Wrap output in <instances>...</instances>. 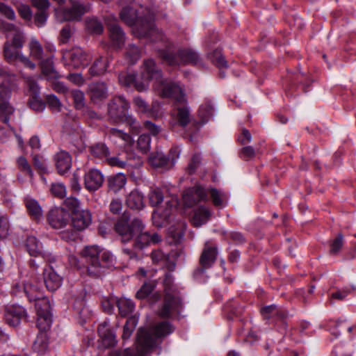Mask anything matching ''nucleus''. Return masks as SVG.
I'll list each match as a JSON object with an SVG mask.
<instances>
[{
    "instance_id": "48",
    "label": "nucleus",
    "mask_w": 356,
    "mask_h": 356,
    "mask_svg": "<svg viewBox=\"0 0 356 356\" xmlns=\"http://www.w3.org/2000/svg\"><path fill=\"white\" fill-rule=\"evenodd\" d=\"M138 323L137 318L134 316L129 318L123 327L122 339L124 340L130 337Z\"/></svg>"
},
{
    "instance_id": "13",
    "label": "nucleus",
    "mask_w": 356,
    "mask_h": 356,
    "mask_svg": "<svg viewBox=\"0 0 356 356\" xmlns=\"http://www.w3.org/2000/svg\"><path fill=\"white\" fill-rule=\"evenodd\" d=\"M129 103L122 96L113 97L108 104V113L115 122L127 119Z\"/></svg>"
},
{
    "instance_id": "50",
    "label": "nucleus",
    "mask_w": 356,
    "mask_h": 356,
    "mask_svg": "<svg viewBox=\"0 0 356 356\" xmlns=\"http://www.w3.org/2000/svg\"><path fill=\"white\" fill-rule=\"evenodd\" d=\"M133 104L134 106L136 108L138 112L147 115L152 114V108L141 97H134L133 99Z\"/></svg>"
},
{
    "instance_id": "33",
    "label": "nucleus",
    "mask_w": 356,
    "mask_h": 356,
    "mask_svg": "<svg viewBox=\"0 0 356 356\" xmlns=\"http://www.w3.org/2000/svg\"><path fill=\"white\" fill-rule=\"evenodd\" d=\"M24 203L30 216L34 220H40L42 216V210L38 201L26 197Z\"/></svg>"
},
{
    "instance_id": "52",
    "label": "nucleus",
    "mask_w": 356,
    "mask_h": 356,
    "mask_svg": "<svg viewBox=\"0 0 356 356\" xmlns=\"http://www.w3.org/2000/svg\"><path fill=\"white\" fill-rule=\"evenodd\" d=\"M202 164V157L199 154H195L191 157L188 166L186 168V172L189 175H193L196 170Z\"/></svg>"
},
{
    "instance_id": "62",
    "label": "nucleus",
    "mask_w": 356,
    "mask_h": 356,
    "mask_svg": "<svg viewBox=\"0 0 356 356\" xmlns=\"http://www.w3.org/2000/svg\"><path fill=\"white\" fill-rule=\"evenodd\" d=\"M153 289V284L150 283H145L137 291L136 297L140 300L145 299L152 292Z\"/></svg>"
},
{
    "instance_id": "25",
    "label": "nucleus",
    "mask_w": 356,
    "mask_h": 356,
    "mask_svg": "<svg viewBox=\"0 0 356 356\" xmlns=\"http://www.w3.org/2000/svg\"><path fill=\"white\" fill-rule=\"evenodd\" d=\"M54 159L56 168L60 175L63 176L71 168L72 156L67 152L64 150L59 151L54 155Z\"/></svg>"
},
{
    "instance_id": "36",
    "label": "nucleus",
    "mask_w": 356,
    "mask_h": 356,
    "mask_svg": "<svg viewBox=\"0 0 356 356\" xmlns=\"http://www.w3.org/2000/svg\"><path fill=\"white\" fill-rule=\"evenodd\" d=\"M117 307L120 316L126 317L134 311L135 304L130 299L120 298L117 301Z\"/></svg>"
},
{
    "instance_id": "51",
    "label": "nucleus",
    "mask_w": 356,
    "mask_h": 356,
    "mask_svg": "<svg viewBox=\"0 0 356 356\" xmlns=\"http://www.w3.org/2000/svg\"><path fill=\"white\" fill-rule=\"evenodd\" d=\"M163 285L165 294L179 291L177 286L174 284V278L170 272L165 273Z\"/></svg>"
},
{
    "instance_id": "53",
    "label": "nucleus",
    "mask_w": 356,
    "mask_h": 356,
    "mask_svg": "<svg viewBox=\"0 0 356 356\" xmlns=\"http://www.w3.org/2000/svg\"><path fill=\"white\" fill-rule=\"evenodd\" d=\"M46 103L48 107L53 112H59L62 107V104L59 99L54 95H48L45 97Z\"/></svg>"
},
{
    "instance_id": "9",
    "label": "nucleus",
    "mask_w": 356,
    "mask_h": 356,
    "mask_svg": "<svg viewBox=\"0 0 356 356\" xmlns=\"http://www.w3.org/2000/svg\"><path fill=\"white\" fill-rule=\"evenodd\" d=\"M217 256V245L210 241L205 242L199 259L200 266L194 270V276L203 275L205 270L211 268L216 262Z\"/></svg>"
},
{
    "instance_id": "5",
    "label": "nucleus",
    "mask_w": 356,
    "mask_h": 356,
    "mask_svg": "<svg viewBox=\"0 0 356 356\" xmlns=\"http://www.w3.org/2000/svg\"><path fill=\"white\" fill-rule=\"evenodd\" d=\"M1 29L11 34L12 38L8 40L4 44L3 54L5 58L8 62H13L19 59L21 49L25 43V37L22 30L13 24L3 22L1 23Z\"/></svg>"
},
{
    "instance_id": "22",
    "label": "nucleus",
    "mask_w": 356,
    "mask_h": 356,
    "mask_svg": "<svg viewBox=\"0 0 356 356\" xmlns=\"http://www.w3.org/2000/svg\"><path fill=\"white\" fill-rule=\"evenodd\" d=\"M97 332L104 348H111L116 344L117 341L115 332L109 327V324L107 321H104L99 325Z\"/></svg>"
},
{
    "instance_id": "58",
    "label": "nucleus",
    "mask_w": 356,
    "mask_h": 356,
    "mask_svg": "<svg viewBox=\"0 0 356 356\" xmlns=\"http://www.w3.org/2000/svg\"><path fill=\"white\" fill-rule=\"evenodd\" d=\"M151 138L148 134H141L137 140L138 149L142 153H146L150 147Z\"/></svg>"
},
{
    "instance_id": "39",
    "label": "nucleus",
    "mask_w": 356,
    "mask_h": 356,
    "mask_svg": "<svg viewBox=\"0 0 356 356\" xmlns=\"http://www.w3.org/2000/svg\"><path fill=\"white\" fill-rule=\"evenodd\" d=\"M25 246L31 256H39L42 254L40 243L35 236H28L26 240Z\"/></svg>"
},
{
    "instance_id": "3",
    "label": "nucleus",
    "mask_w": 356,
    "mask_h": 356,
    "mask_svg": "<svg viewBox=\"0 0 356 356\" xmlns=\"http://www.w3.org/2000/svg\"><path fill=\"white\" fill-rule=\"evenodd\" d=\"M173 331L174 327L168 321L160 322L149 330L140 328L137 334L136 350L126 348L123 356H144L154 347L156 339L164 337Z\"/></svg>"
},
{
    "instance_id": "42",
    "label": "nucleus",
    "mask_w": 356,
    "mask_h": 356,
    "mask_svg": "<svg viewBox=\"0 0 356 356\" xmlns=\"http://www.w3.org/2000/svg\"><path fill=\"white\" fill-rule=\"evenodd\" d=\"M91 154L98 159H104L108 157L109 151L108 147L104 143H97L90 147Z\"/></svg>"
},
{
    "instance_id": "8",
    "label": "nucleus",
    "mask_w": 356,
    "mask_h": 356,
    "mask_svg": "<svg viewBox=\"0 0 356 356\" xmlns=\"http://www.w3.org/2000/svg\"><path fill=\"white\" fill-rule=\"evenodd\" d=\"M101 250L97 245H88L83 248L81 254L84 261L88 275L97 277L101 275L99 255Z\"/></svg>"
},
{
    "instance_id": "60",
    "label": "nucleus",
    "mask_w": 356,
    "mask_h": 356,
    "mask_svg": "<svg viewBox=\"0 0 356 356\" xmlns=\"http://www.w3.org/2000/svg\"><path fill=\"white\" fill-rule=\"evenodd\" d=\"M49 17L48 10H37L34 15V23L38 27L43 26Z\"/></svg>"
},
{
    "instance_id": "57",
    "label": "nucleus",
    "mask_w": 356,
    "mask_h": 356,
    "mask_svg": "<svg viewBox=\"0 0 356 356\" xmlns=\"http://www.w3.org/2000/svg\"><path fill=\"white\" fill-rule=\"evenodd\" d=\"M29 104L31 109L35 112H41L44 110L46 104L42 102L40 96H32L29 100Z\"/></svg>"
},
{
    "instance_id": "1",
    "label": "nucleus",
    "mask_w": 356,
    "mask_h": 356,
    "mask_svg": "<svg viewBox=\"0 0 356 356\" xmlns=\"http://www.w3.org/2000/svg\"><path fill=\"white\" fill-rule=\"evenodd\" d=\"M145 225L139 218H134L130 222L123 216L115 225V232L122 237L123 242L134 238L133 247L135 250H142L151 244H157L161 241V236L156 232L144 231Z\"/></svg>"
},
{
    "instance_id": "63",
    "label": "nucleus",
    "mask_w": 356,
    "mask_h": 356,
    "mask_svg": "<svg viewBox=\"0 0 356 356\" xmlns=\"http://www.w3.org/2000/svg\"><path fill=\"white\" fill-rule=\"evenodd\" d=\"M104 179H84L85 188L89 192H95L103 184Z\"/></svg>"
},
{
    "instance_id": "26",
    "label": "nucleus",
    "mask_w": 356,
    "mask_h": 356,
    "mask_svg": "<svg viewBox=\"0 0 356 356\" xmlns=\"http://www.w3.org/2000/svg\"><path fill=\"white\" fill-rule=\"evenodd\" d=\"M43 280L47 289L50 291L57 290L62 284V277L51 267L44 268Z\"/></svg>"
},
{
    "instance_id": "21",
    "label": "nucleus",
    "mask_w": 356,
    "mask_h": 356,
    "mask_svg": "<svg viewBox=\"0 0 356 356\" xmlns=\"http://www.w3.org/2000/svg\"><path fill=\"white\" fill-rule=\"evenodd\" d=\"M172 115L176 121V124L181 127H186L191 122L190 108L188 105L187 99L185 102L176 103L174 104V109Z\"/></svg>"
},
{
    "instance_id": "40",
    "label": "nucleus",
    "mask_w": 356,
    "mask_h": 356,
    "mask_svg": "<svg viewBox=\"0 0 356 356\" xmlns=\"http://www.w3.org/2000/svg\"><path fill=\"white\" fill-rule=\"evenodd\" d=\"M33 258L31 259L29 264L31 273V276L35 277L38 275L39 270H42L43 271L44 266H46L45 261L43 257L41 255L39 256H32Z\"/></svg>"
},
{
    "instance_id": "35",
    "label": "nucleus",
    "mask_w": 356,
    "mask_h": 356,
    "mask_svg": "<svg viewBox=\"0 0 356 356\" xmlns=\"http://www.w3.org/2000/svg\"><path fill=\"white\" fill-rule=\"evenodd\" d=\"M23 293L26 295L29 302H34L44 296L38 286L29 283L24 284Z\"/></svg>"
},
{
    "instance_id": "17",
    "label": "nucleus",
    "mask_w": 356,
    "mask_h": 356,
    "mask_svg": "<svg viewBox=\"0 0 356 356\" xmlns=\"http://www.w3.org/2000/svg\"><path fill=\"white\" fill-rule=\"evenodd\" d=\"M198 115L200 121H193L191 123L188 134L189 140H193L195 135L198 132L201 127L205 124L213 115V106L209 102L204 103L200 106Z\"/></svg>"
},
{
    "instance_id": "12",
    "label": "nucleus",
    "mask_w": 356,
    "mask_h": 356,
    "mask_svg": "<svg viewBox=\"0 0 356 356\" xmlns=\"http://www.w3.org/2000/svg\"><path fill=\"white\" fill-rule=\"evenodd\" d=\"M64 64L70 70L86 66L91 56L80 47H75L63 53Z\"/></svg>"
},
{
    "instance_id": "54",
    "label": "nucleus",
    "mask_w": 356,
    "mask_h": 356,
    "mask_svg": "<svg viewBox=\"0 0 356 356\" xmlns=\"http://www.w3.org/2000/svg\"><path fill=\"white\" fill-rule=\"evenodd\" d=\"M71 95L73 99L74 106L76 109H81L85 106L84 94L80 90H72Z\"/></svg>"
},
{
    "instance_id": "32",
    "label": "nucleus",
    "mask_w": 356,
    "mask_h": 356,
    "mask_svg": "<svg viewBox=\"0 0 356 356\" xmlns=\"http://www.w3.org/2000/svg\"><path fill=\"white\" fill-rule=\"evenodd\" d=\"M48 345L49 340L47 332H39L33 343L32 348L35 352L42 355L47 351Z\"/></svg>"
},
{
    "instance_id": "46",
    "label": "nucleus",
    "mask_w": 356,
    "mask_h": 356,
    "mask_svg": "<svg viewBox=\"0 0 356 356\" xmlns=\"http://www.w3.org/2000/svg\"><path fill=\"white\" fill-rule=\"evenodd\" d=\"M33 163L34 167L38 170L40 175L48 174V168L44 157L40 154H33Z\"/></svg>"
},
{
    "instance_id": "47",
    "label": "nucleus",
    "mask_w": 356,
    "mask_h": 356,
    "mask_svg": "<svg viewBox=\"0 0 356 356\" xmlns=\"http://www.w3.org/2000/svg\"><path fill=\"white\" fill-rule=\"evenodd\" d=\"M343 245V235L339 233L336 237L330 241L329 253L331 255H337Z\"/></svg>"
},
{
    "instance_id": "16",
    "label": "nucleus",
    "mask_w": 356,
    "mask_h": 356,
    "mask_svg": "<svg viewBox=\"0 0 356 356\" xmlns=\"http://www.w3.org/2000/svg\"><path fill=\"white\" fill-rule=\"evenodd\" d=\"M180 151L177 147L171 148L170 150V159L166 157L161 152H156L154 155L149 158L150 164L156 169H161V171H165L170 169L175 163V158H178Z\"/></svg>"
},
{
    "instance_id": "41",
    "label": "nucleus",
    "mask_w": 356,
    "mask_h": 356,
    "mask_svg": "<svg viewBox=\"0 0 356 356\" xmlns=\"http://www.w3.org/2000/svg\"><path fill=\"white\" fill-rule=\"evenodd\" d=\"M31 56L38 60H41L43 56V48L39 41L32 38L29 44Z\"/></svg>"
},
{
    "instance_id": "64",
    "label": "nucleus",
    "mask_w": 356,
    "mask_h": 356,
    "mask_svg": "<svg viewBox=\"0 0 356 356\" xmlns=\"http://www.w3.org/2000/svg\"><path fill=\"white\" fill-rule=\"evenodd\" d=\"M149 200L152 207L159 205L163 200L162 193L157 191H151L149 194Z\"/></svg>"
},
{
    "instance_id": "20",
    "label": "nucleus",
    "mask_w": 356,
    "mask_h": 356,
    "mask_svg": "<svg viewBox=\"0 0 356 356\" xmlns=\"http://www.w3.org/2000/svg\"><path fill=\"white\" fill-rule=\"evenodd\" d=\"M27 317L26 309L19 305H12L5 307L4 319L10 326L16 327L20 321Z\"/></svg>"
},
{
    "instance_id": "28",
    "label": "nucleus",
    "mask_w": 356,
    "mask_h": 356,
    "mask_svg": "<svg viewBox=\"0 0 356 356\" xmlns=\"http://www.w3.org/2000/svg\"><path fill=\"white\" fill-rule=\"evenodd\" d=\"M150 257L152 263L166 268L169 271H173L175 264L170 261L169 254L163 252L161 249L154 250Z\"/></svg>"
},
{
    "instance_id": "38",
    "label": "nucleus",
    "mask_w": 356,
    "mask_h": 356,
    "mask_svg": "<svg viewBox=\"0 0 356 356\" xmlns=\"http://www.w3.org/2000/svg\"><path fill=\"white\" fill-rule=\"evenodd\" d=\"M40 67L42 74L48 79H56L58 76L54 67V63L51 58H47L40 61Z\"/></svg>"
},
{
    "instance_id": "55",
    "label": "nucleus",
    "mask_w": 356,
    "mask_h": 356,
    "mask_svg": "<svg viewBox=\"0 0 356 356\" xmlns=\"http://www.w3.org/2000/svg\"><path fill=\"white\" fill-rule=\"evenodd\" d=\"M126 56L131 64H134L140 58V51L134 44H129L126 51Z\"/></svg>"
},
{
    "instance_id": "29",
    "label": "nucleus",
    "mask_w": 356,
    "mask_h": 356,
    "mask_svg": "<svg viewBox=\"0 0 356 356\" xmlns=\"http://www.w3.org/2000/svg\"><path fill=\"white\" fill-rule=\"evenodd\" d=\"M106 161L110 165L121 168H124L126 166L139 167L143 163L140 156L132 154H129L126 161L120 160L118 157H108Z\"/></svg>"
},
{
    "instance_id": "44",
    "label": "nucleus",
    "mask_w": 356,
    "mask_h": 356,
    "mask_svg": "<svg viewBox=\"0 0 356 356\" xmlns=\"http://www.w3.org/2000/svg\"><path fill=\"white\" fill-rule=\"evenodd\" d=\"M209 59L218 68L227 67V63L225 60L220 49H216L209 55Z\"/></svg>"
},
{
    "instance_id": "24",
    "label": "nucleus",
    "mask_w": 356,
    "mask_h": 356,
    "mask_svg": "<svg viewBox=\"0 0 356 356\" xmlns=\"http://www.w3.org/2000/svg\"><path fill=\"white\" fill-rule=\"evenodd\" d=\"M92 222V215L88 210H79L72 213V223L79 231L87 228Z\"/></svg>"
},
{
    "instance_id": "7",
    "label": "nucleus",
    "mask_w": 356,
    "mask_h": 356,
    "mask_svg": "<svg viewBox=\"0 0 356 356\" xmlns=\"http://www.w3.org/2000/svg\"><path fill=\"white\" fill-rule=\"evenodd\" d=\"M89 9L79 0H70L67 6H57L54 8L55 15L59 22L78 21Z\"/></svg>"
},
{
    "instance_id": "59",
    "label": "nucleus",
    "mask_w": 356,
    "mask_h": 356,
    "mask_svg": "<svg viewBox=\"0 0 356 356\" xmlns=\"http://www.w3.org/2000/svg\"><path fill=\"white\" fill-rule=\"evenodd\" d=\"M18 168L23 172H25L27 176L32 177L33 176L31 167L27 159L24 156H19L17 160Z\"/></svg>"
},
{
    "instance_id": "49",
    "label": "nucleus",
    "mask_w": 356,
    "mask_h": 356,
    "mask_svg": "<svg viewBox=\"0 0 356 356\" xmlns=\"http://www.w3.org/2000/svg\"><path fill=\"white\" fill-rule=\"evenodd\" d=\"M86 26L88 31L92 34H101L104 30L102 22L96 18L88 19L86 22Z\"/></svg>"
},
{
    "instance_id": "15",
    "label": "nucleus",
    "mask_w": 356,
    "mask_h": 356,
    "mask_svg": "<svg viewBox=\"0 0 356 356\" xmlns=\"http://www.w3.org/2000/svg\"><path fill=\"white\" fill-rule=\"evenodd\" d=\"M260 313L264 320L271 321L274 323L280 321L283 330H286V318L288 316V312L286 310L278 307L276 305H271L261 307Z\"/></svg>"
},
{
    "instance_id": "4",
    "label": "nucleus",
    "mask_w": 356,
    "mask_h": 356,
    "mask_svg": "<svg viewBox=\"0 0 356 356\" xmlns=\"http://www.w3.org/2000/svg\"><path fill=\"white\" fill-rule=\"evenodd\" d=\"M120 19L128 26H133L134 33L138 38H148L153 42L163 40L164 35L154 26L151 16L138 18V15L133 8L124 6L120 13Z\"/></svg>"
},
{
    "instance_id": "11",
    "label": "nucleus",
    "mask_w": 356,
    "mask_h": 356,
    "mask_svg": "<svg viewBox=\"0 0 356 356\" xmlns=\"http://www.w3.org/2000/svg\"><path fill=\"white\" fill-rule=\"evenodd\" d=\"M11 88L8 82L3 81L0 84V122L10 127L9 121L13 115L15 108L10 104Z\"/></svg>"
},
{
    "instance_id": "56",
    "label": "nucleus",
    "mask_w": 356,
    "mask_h": 356,
    "mask_svg": "<svg viewBox=\"0 0 356 356\" xmlns=\"http://www.w3.org/2000/svg\"><path fill=\"white\" fill-rule=\"evenodd\" d=\"M50 191L54 197L59 199H63L66 195L65 186L61 183H53Z\"/></svg>"
},
{
    "instance_id": "61",
    "label": "nucleus",
    "mask_w": 356,
    "mask_h": 356,
    "mask_svg": "<svg viewBox=\"0 0 356 356\" xmlns=\"http://www.w3.org/2000/svg\"><path fill=\"white\" fill-rule=\"evenodd\" d=\"M101 275L104 273V269L109 267L113 262V255L109 252H103L99 255Z\"/></svg>"
},
{
    "instance_id": "6",
    "label": "nucleus",
    "mask_w": 356,
    "mask_h": 356,
    "mask_svg": "<svg viewBox=\"0 0 356 356\" xmlns=\"http://www.w3.org/2000/svg\"><path fill=\"white\" fill-rule=\"evenodd\" d=\"M162 60L170 66L191 64L200 65L202 60L198 54L191 49H180L177 51L163 50L160 53Z\"/></svg>"
},
{
    "instance_id": "2",
    "label": "nucleus",
    "mask_w": 356,
    "mask_h": 356,
    "mask_svg": "<svg viewBox=\"0 0 356 356\" xmlns=\"http://www.w3.org/2000/svg\"><path fill=\"white\" fill-rule=\"evenodd\" d=\"M145 71L143 74L146 80H154V88L163 98H171L176 103L185 102L186 99L184 88L177 82L163 79L161 70L156 65L154 60H145Z\"/></svg>"
},
{
    "instance_id": "23",
    "label": "nucleus",
    "mask_w": 356,
    "mask_h": 356,
    "mask_svg": "<svg viewBox=\"0 0 356 356\" xmlns=\"http://www.w3.org/2000/svg\"><path fill=\"white\" fill-rule=\"evenodd\" d=\"M88 94L93 103H99L108 97V87L104 82L91 83L88 86Z\"/></svg>"
},
{
    "instance_id": "43",
    "label": "nucleus",
    "mask_w": 356,
    "mask_h": 356,
    "mask_svg": "<svg viewBox=\"0 0 356 356\" xmlns=\"http://www.w3.org/2000/svg\"><path fill=\"white\" fill-rule=\"evenodd\" d=\"M34 302L36 315L50 314V303L48 298L43 296Z\"/></svg>"
},
{
    "instance_id": "34",
    "label": "nucleus",
    "mask_w": 356,
    "mask_h": 356,
    "mask_svg": "<svg viewBox=\"0 0 356 356\" xmlns=\"http://www.w3.org/2000/svg\"><path fill=\"white\" fill-rule=\"evenodd\" d=\"M209 195L212 203L216 207L222 208L227 205L228 200L227 193L211 188L209 189Z\"/></svg>"
},
{
    "instance_id": "30",
    "label": "nucleus",
    "mask_w": 356,
    "mask_h": 356,
    "mask_svg": "<svg viewBox=\"0 0 356 356\" xmlns=\"http://www.w3.org/2000/svg\"><path fill=\"white\" fill-rule=\"evenodd\" d=\"M211 216V211L208 208L200 207L194 212L192 223L194 227H200L209 220Z\"/></svg>"
},
{
    "instance_id": "10",
    "label": "nucleus",
    "mask_w": 356,
    "mask_h": 356,
    "mask_svg": "<svg viewBox=\"0 0 356 356\" xmlns=\"http://www.w3.org/2000/svg\"><path fill=\"white\" fill-rule=\"evenodd\" d=\"M183 307L180 292L166 293L164 296L163 304L158 314L161 318H168L178 315Z\"/></svg>"
},
{
    "instance_id": "18",
    "label": "nucleus",
    "mask_w": 356,
    "mask_h": 356,
    "mask_svg": "<svg viewBox=\"0 0 356 356\" xmlns=\"http://www.w3.org/2000/svg\"><path fill=\"white\" fill-rule=\"evenodd\" d=\"M207 195L208 193L204 187L200 185H196L188 188L185 191L183 199L185 204L188 207H192L200 202L207 201Z\"/></svg>"
},
{
    "instance_id": "31",
    "label": "nucleus",
    "mask_w": 356,
    "mask_h": 356,
    "mask_svg": "<svg viewBox=\"0 0 356 356\" xmlns=\"http://www.w3.org/2000/svg\"><path fill=\"white\" fill-rule=\"evenodd\" d=\"M108 64V61L107 58L99 56L95 60L89 68V74L92 76H97L104 74L107 70Z\"/></svg>"
},
{
    "instance_id": "45",
    "label": "nucleus",
    "mask_w": 356,
    "mask_h": 356,
    "mask_svg": "<svg viewBox=\"0 0 356 356\" xmlns=\"http://www.w3.org/2000/svg\"><path fill=\"white\" fill-rule=\"evenodd\" d=\"M51 324V318L50 314L37 315L36 327L39 332H45L49 330Z\"/></svg>"
},
{
    "instance_id": "19",
    "label": "nucleus",
    "mask_w": 356,
    "mask_h": 356,
    "mask_svg": "<svg viewBox=\"0 0 356 356\" xmlns=\"http://www.w3.org/2000/svg\"><path fill=\"white\" fill-rule=\"evenodd\" d=\"M70 213L62 207H55L47 214V221L54 229H62L69 222Z\"/></svg>"
},
{
    "instance_id": "14",
    "label": "nucleus",
    "mask_w": 356,
    "mask_h": 356,
    "mask_svg": "<svg viewBox=\"0 0 356 356\" xmlns=\"http://www.w3.org/2000/svg\"><path fill=\"white\" fill-rule=\"evenodd\" d=\"M145 71V61L143 62L142 71L140 72L141 81L136 79V74L134 73H129L127 72H122L118 75V81L120 85L124 87L134 86V88L138 92L147 90L150 80H146L143 77V74Z\"/></svg>"
},
{
    "instance_id": "27",
    "label": "nucleus",
    "mask_w": 356,
    "mask_h": 356,
    "mask_svg": "<svg viewBox=\"0 0 356 356\" xmlns=\"http://www.w3.org/2000/svg\"><path fill=\"white\" fill-rule=\"evenodd\" d=\"M109 37L113 46L122 48L125 42V34L122 28L115 22L108 24Z\"/></svg>"
},
{
    "instance_id": "37",
    "label": "nucleus",
    "mask_w": 356,
    "mask_h": 356,
    "mask_svg": "<svg viewBox=\"0 0 356 356\" xmlns=\"http://www.w3.org/2000/svg\"><path fill=\"white\" fill-rule=\"evenodd\" d=\"M127 204L132 209H142L144 207L143 196L138 191H132L127 198Z\"/></svg>"
}]
</instances>
